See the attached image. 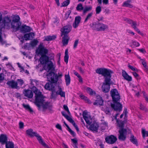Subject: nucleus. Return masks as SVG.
Instances as JSON below:
<instances>
[{"label": "nucleus", "instance_id": "38", "mask_svg": "<svg viewBox=\"0 0 148 148\" xmlns=\"http://www.w3.org/2000/svg\"><path fill=\"white\" fill-rule=\"evenodd\" d=\"M69 56L68 55V50L66 49L65 52V56H64V62L67 63L68 62Z\"/></svg>", "mask_w": 148, "mask_h": 148}, {"label": "nucleus", "instance_id": "27", "mask_svg": "<svg viewBox=\"0 0 148 148\" xmlns=\"http://www.w3.org/2000/svg\"><path fill=\"white\" fill-rule=\"evenodd\" d=\"M27 134L31 137H33L35 136L37 132H33V130L32 129H29L26 131Z\"/></svg>", "mask_w": 148, "mask_h": 148}, {"label": "nucleus", "instance_id": "7", "mask_svg": "<svg viewBox=\"0 0 148 148\" xmlns=\"http://www.w3.org/2000/svg\"><path fill=\"white\" fill-rule=\"evenodd\" d=\"M45 88L47 90L51 91V99H56L58 95V91H56L55 86L51 83H47L45 86Z\"/></svg>", "mask_w": 148, "mask_h": 148}, {"label": "nucleus", "instance_id": "29", "mask_svg": "<svg viewBox=\"0 0 148 148\" xmlns=\"http://www.w3.org/2000/svg\"><path fill=\"white\" fill-rule=\"evenodd\" d=\"M131 1V0H127L123 3L122 6L126 7L132 8L133 7L132 5L130 3Z\"/></svg>", "mask_w": 148, "mask_h": 148}, {"label": "nucleus", "instance_id": "3", "mask_svg": "<svg viewBox=\"0 0 148 148\" xmlns=\"http://www.w3.org/2000/svg\"><path fill=\"white\" fill-rule=\"evenodd\" d=\"M2 20V16L1 15H0V42L3 44V40L1 36L2 30L3 29L6 28L7 29H10L12 21L10 19V17L8 16L4 17L2 22L1 23V21Z\"/></svg>", "mask_w": 148, "mask_h": 148}, {"label": "nucleus", "instance_id": "63", "mask_svg": "<svg viewBox=\"0 0 148 148\" xmlns=\"http://www.w3.org/2000/svg\"><path fill=\"white\" fill-rule=\"evenodd\" d=\"M49 110V112L51 113H52L53 112V111L52 109V106L50 105L47 108Z\"/></svg>", "mask_w": 148, "mask_h": 148}, {"label": "nucleus", "instance_id": "28", "mask_svg": "<svg viewBox=\"0 0 148 148\" xmlns=\"http://www.w3.org/2000/svg\"><path fill=\"white\" fill-rule=\"evenodd\" d=\"M130 140L133 144L135 145L136 146H138V144L137 140L134 135H131L130 137Z\"/></svg>", "mask_w": 148, "mask_h": 148}, {"label": "nucleus", "instance_id": "6", "mask_svg": "<svg viewBox=\"0 0 148 148\" xmlns=\"http://www.w3.org/2000/svg\"><path fill=\"white\" fill-rule=\"evenodd\" d=\"M90 26L92 29L97 31H104L108 28V25L99 22L90 24Z\"/></svg>", "mask_w": 148, "mask_h": 148}, {"label": "nucleus", "instance_id": "26", "mask_svg": "<svg viewBox=\"0 0 148 148\" xmlns=\"http://www.w3.org/2000/svg\"><path fill=\"white\" fill-rule=\"evenodd\" d=\"M62 38V42L63 45H66L68 44L69 40L68 35H63Z\"/></svg>", "mask_w": 148, "mask_h": 148}, {"label": "nucleus", "instance_id": "21", "mask_svg": "<svg viewBox=\"0 0 148 148\" xmlns=\"http://www.w3.org/2000/svg\"><path fill=\"white\" fill-rule=\"evenodd\" d=\"M90 129L93 132H97L99 129V126L98 124L96 123H93L90 125Z\"/></svg>", "mask_w": 148, "mask_h": 148}, {"label": "nucleus", "instance_id": "54", "mask_svg": "<svg viewBox=\"0 0 148 148\" xmlns=\"http://www.w3.org/2000/svg\"><path fill=\"white\" fill-rule=\"evenodd\" d=\"M132 42L133 45L134 46L137 47L140 46V44L138 42L136 41H132Z\"/></svg>", "mask_w": 148, "mask_h": 148}, {"label": "nucleus", "instance_id": "53", "mask_svg": "<svg viewBox=\"0 0 148 148\" xmlns=\"http://www.w3.org/2000/svg\"><path fill=\"white\" fill-rule=\"evenodd\" d=\"M79 42V40L77 39L76 40L74 43V45H73V48L75 49L76 48L78 44V43Z\"/></svg>", "mask_w": 148, "mask_h": 148}, {"label": "nucleus", "instance_id": "30", "mask_svg": "<svg viewBox=\"0 0 148 148\" xmlns=\"http://www.w3.org/2000/svg\"><path fill=\"white\" fill-rule=\"evenodd\" d=\"M22 106L25 110L29 111L30 113H32L33 112V109L29 104H25L24 103L22 104Z\"/></svg>", "mask_w": 148, "mask_h": 148}, {"label": "nucleus", "instance_id": "25", "mask_svg": "<svg viewBox=\"0 0 148 148\" xmlns=\"http://www.w3.org/2000/svg\"><path fill=\"white\" fill-rule=\"evenodd\" d=\"M34 33L33 32H31L28 34H26L24 35V38L25 40H31L34 38Z\"/></svg>", "mask_w": 148, "mask_h": 148}, {"label": "nucleus", "instance_id": "60", "mask_svg": "<svg viewBox=\"0 0 148 148\" xmlns=\"http://www.w3.org/2000/svg\"><path fill=\"white\" fill-rule=\"evenodd\" d=\"M56 127L57 129L62 131L61 126L60 124L58 123L57 124L56 126Z\"/></svg>", "mask_w": 148, "mask_h": 148}, {"label": "nucleus", "instance_id": "42", "mask_svg": "<svg viewBox=\"0 0 148 148\" xmlns=\"http://www.w3.org/2000/svg\"><path fill=\"white\" fill-rule=\"evenodd\" d=\"M127 23L129 24H131V26L132 27L134 25H137V24L136 21H133L132 20L130 19L127 21Z\"/></svg>", "mask_w": 148, "mask_h": 148}, {"label": "nucleus", "instance_id": "64", "mask_svg": "<svg viewBox=\"0 0 148 148\" xmlns=\"http://www.w3.org/2000/svg\"><path fill=\"white\" fill-rule=\"evenodd\" d=\"M80 97L81 98V99L84 100L86 101V99H87V97L84 96V95H80Z\"/></svg>", "mask_w": 148, "mask_h": 148}, {"label": "nucleus", "instance_id": "61", "mask_svg": "<svg viewBox=\"0 0 148 148\" xmlns=\"http://www.w3.org/2000/svg\"><path fill=\"white\" fill-rule=\"evenodd\" d=\"M141 60L142 61V63L144 67H146L147 65L145 61V60L143 59H141Z\"/></svg>", "mask_w": 148, "mask_h": 148}, {"label": "nucleus", "instance_id": "48", "mask_svg": "<svg viewBox=\"0 0 148 148\" xmlns=\"http://www.w3.org/2000/svg\"><path fill=\"white\" fill-rule=\"evenodd\" d=\"M140 108L141 110H144L145 112H147L148 111V109L145 107L142 104H140Z\"/></svg>", "mask_w": 148, "mask_h": 148}, {"label": "nucleus", "instance_id": "36", "mask_svg": "<svg viewBox=\"0 0 148 148\" xmlns=\"http://www.w3.org/2000/svg\"><path fill=\"white\" fill-rule=\"evenodd\" d=\"M87 93H89L90 95H96V93L95 91L89 87H87L86 89Z\"/></svg>", "mask_w": 148, "mask_h": 148}, {"label": "nucleus", "instance_id": "49", "mask_svg": "<svg viewBox=\"0 0 148 148\" xmlns=\"http://www.w3.org/2000/svg\"><path fill=\"white\" fill-rule=\"evenodd\" d=\"M128 67L133 71H135L137 72L138 71V70L137 68L134 67L133 66L131 65H129L128 66Z\"/></svg>", "mask_w": 148, "mask_h": 148}, {"label": "nucleus", "instance_id": "35", "mask_svg": "<svg viewBox=\"0 0 148 148\" xmlns=\"http://www.w3.org/2000/svg\"><path fill=\"white\" fill-rule=\"evenodd\" d=\"M5 144V148H14V144L12 141H8Z\"/></svg>", "mask_w": 148, "mask_h": 148}, {"label": "nucleus", "instance_id": "18", "mask_svg": "<svg viewBox=\"0 0 148 148\" xmlns=\"http://www.w3.org/2000/svg\"><path fill=\"white\" fill-rule=\"evenodd\" d=\"M96 100L93 103V105L95 106L99 105L103 106V101L102 97L100 96H97L96 97Z\"/></svg>", "mask_w": 148, "mask_h": 148}, {"label": "nucleus", "instance_id": "43", "mask_svg": "<svg viewBox=\"0 0 148 148\" xmlns=\"http://www.w3.org/2000/svg\"><path fill=\"white\" fill-rule=\"evenodd\" d=\"M69 0H66L63 2L62 3L61 6V7H65L68 5L70 3Z\"/></svg>", "mask_w": 148, "mask_h": 148}, {"label": "nucleus", "instance_id": "20", "mask_svg": "<svg viewBox=\"0 0 148 148\" xmlns=\"http://www.w3.org/2000/svg\"><path fill=\"white\" fill-rule=\"evenodd\" d=\"M35 136L36 137L37 140L40 143L43 147L46 148H48V146L45 143L43 140L42 139V137L38 134L37 133Z\"/></svg>", "mask_w": 148, "mask_h": 148}, {"label": "nucleus", "instance_id": "57", "mask_svg": "<svg viewBox=\"0 0 148 148\" xmlns=\"http://www.w3.org/2000/svg\"><path fill=\"white\" fill-rule=\"evenodd\" d=\"M63 108L66 111L68 114H70V112H69V108L68 107V106L67 105H63Z\"/></svg>", "mask_w": 148, "mask_h": 148}, {"label": "nucleus", "instance_id": "13", "mask_svg": "<svg viewBox=\"0 0 148 148\" xmlns=\"http://www.w3.org/2000/svg\"><path fill=\"white\" fill-rule=\"evenodd\" d=\"M119 135L118 137L119 140L121 141H125L126 138L127 130L126 129L119 130Z\"/></svg>", "mask_w": 148, "mask_h": 148}, {"label": "nucleus", "instance_id": "58", "mask_svg": "<svg viewBox=\"0 0 148 148\" xmlns=\"http://www.w3.org/2000/svg\"><path fill=\"white\" fill-rule=\"evenodd\" d=\"M65 118L70 122L71 123L73 120L72 118L67 115L65 116Z\"/></svg>", "mask_w": 148, "mask_h": 148}, {"label": "nucleus", "instance_id": "32", "mask_svg": "<svg viewBox=\"0 0 148 148\" xmlns=\"http://www.w3.org/2000/svg\"><path fill=\"white\" fill-rule=\"evenodd\" d=\"M63 123L65 125V126H66V127L67 128L68 130L70 133L71 134L73 137H75L76 136V134L75 132L71 130V129L70 128V127H69L68 125L66 123L65 121H63Z\"/></svg>", "mask_w": 148, "mask_h": 148}, {"label": "nucleus", "instance_id": "52", "mask_svg": "<svg viewBox=\"0 0 148 148\" xmlns=\"http://www.w3.org/2000/svg\"><path fill=\"white\" fill-rule=\"evenodd\" d=\"M104 112L106 114H110V110L109 108L108 107H106L104 110Z\"/></svg>", "mask_w": 148, "mask_h": 148}, {"label": "nucleus", "instance_id": "17", "mask_svg": "<svg viewBox=\"0 0 148 148\" xmlns=\"http://www.w3.org/2000/svg\"><path fill=\"white\" fill-rule=\"evenodd\" d=\"M20 29L21 32L23 33L30 32L32 30V28L25 25H23L21 27H20Z\"/></svg>", "mask_w": 148, "mask_h": 148}, {"label": "nucleus", "instance_id": "19", "mask_svg": "<svg viewBox=\"0 0 148 148\" xmlns=\"http://www.w3.org/2000/svg\"><path fill=\"white\" fill-rule=\"evenodd\" d=\"M81 19V17L79 16H77L75 17L74 21L73 24V26L74 28H76L78 26Z\"/></svg>", "mask_w": 148, "mask_h": 148}, {"label": "nucleus", "instance_id": "11", "mask_svg": "<svg viewBox=\"0 0 148 148\" xmlns=\"http://www.w3.org/2000/svg\"><path fill=\"white\" fill-rule=\"evenodd\" d=\"M72 26L70 25H67L64 26L61 29V36H62L63 35H68V34L71 31Z\"/></svg>", "mask_w": 148, "mask_h": 148}, {"label": "nucleus", "instance_id": "59", "mask_svg": "<svg viewBox=\"0 0 148 148\" xmlns=\"http://www.w3.org/2000/svg\"><path fill=\"white\" fill-rule=\"evenodd\" d=\"M71 140L75 145H77V140L76 138L71 139Z\"/></svg>", "mask_w": 148, "mask_h": 148}, {"label": "nucleus", "instance_id": "2", "mask_svg": "<svg viewBox=\"0 0 148 148\" xmlns=\"http://www.w3.org/2000/svg\"><path fill=\"white\" fill-rule=\"evenodd\" d=\"M32 90L35 95L34 103L38 107V110H40L42 107V111H45V110L47 109L50 105V103L47 102L44 103L45 100L43 95L42 94V92L39 91L36 87L33 86L32 88Z\"/></svg>", "mask_w": 148, "mask_h": 148}, {"label": "nucleus", "instance_id": "12", "mask_svg": "<svg viewBox=\"0 0 148 148\" xmlns=\"http://www.w3.org/2000/svg\"><path fill=\"white\" fill-rule=\"evenodd\" d=\"M111 106L115 111L120 112L122 110V105L119 101L113 103H111Z\"/></svg>", "mask_w": 148, "mask_h": 148}, {"label": "nucleus", "instance_id": "4", "mask_svg": "<svg viewBox=\"0 0 148 148\" xmlns=\"http://www.w3.org/2000/svg\"><path fill=\"white\" fill-rule=\"evenodd\" d=\"M40 63L42 65H45L46 64L47 65V68L48 71H53L54 68L53 67V62L49 60V57L46 55H42L39 59Z\"/></svg>", "mask_w": 148, "mask_h": 148}, {"label": "nucleus", "instance_id": "34", "mask_svg": "<svg viewBox=\"0 0 148 148\" xmlns=\"http://www.w3.org/2000/svg\"><path fill=\"white\" fill-rule=\"evenodd\" d=\"M117 123L119 127L120 128V130L124 129L123 128L125 123V120L123 121L121 120L119 121Z\"/></svg>", "mask_w": 148, "mask_h": 148}, {"label": "nucleus", "instance_id": "23", "mask_svg": "<svg viewBox=\"0 0 148 148\" xmlns=\"http://www.w3.org/2000/svg\"><path fill=\"white\" fill-rule=\"evenodd\" d=\"M122 75L125 79L128 81H132V77L131 76H129L125 71L124 70H122Z\"/></svg>", "mask_w": 148, "mask_h": 148}, {"label": "nucleus", "instance_id": "31", "mask_svg": "<svg viewBox=\"0 0 148 148\" xmlns=\"http://www.w3.org/2000/svg\"><path fill=\"white\" fill-rule=\"evenodd\" d=\"M65 80L66 85L68 86L69 85L71 82V78L69 73L67 75H65Z\"/></svg>", "mask_w": 148, "mask_h": 148}, {"label": "nucleus", "instance_id": "15", "mask_svg": "<svg viewBox=\"0 0 148 148\" xmlns=\"http://www.w3.org/2000/svg\"><path fill=\"white\" fill-rule=\"evenodd\" d=\"M82 116L87 124L88 125L91 124V122L89 120V119L92 120L91 117L90 115L88 114V112L86 110H85L83 112Z\"/></svg>", "mask_w": 148, "mask_h": 148}, {"label": "nucleus", "instance_id": "8", "mask_svg": "<svg viewBox=\"0 0 148 148\" xmlns=\"http://www.w3.org/2000/svg\"><path fill=\"white\" fill-rule=\"evenodd\" d=\"M47 76L48 81L53 84L56 83L58 80V77H62V74H60L58 75L55 74L54 72L51 71L47 74Z\"/></svg>", "mask_w": 148, "mask_h": 148}, {"label": "nucleus", "instance_id": "1", "mask_svg": "<svg viewBox=\"0 0 148 148\" xmlns=\"http://www.w3.org/2000/svg\"><path fill=\"white\" fill-rule=\"evenodd\" d=\"M97 74L101 75L104 78V82L101 87L103 91L105 93L108 92L111 85V74L113 73L111 70L105 68H100L95 70Z\"/></svg>", "mask_w": 148, "mask_h": 148}, {"label": "nucleus", "instance_id": "41", "mask_svg": "<svg viewBox=\"0 0 148 148\" xmlns=\"http://www.w3.org/2000/svg\"><path fill=\"white\" fill-rule=\"evenodd\" d=\"M142 133L143 138H144L145 136H148V131H146L145 129H142Z\"/></svg>", "mask_w": 148, "mask_h": 148}, {"label": "nucleus", "instance_id": "50", "mask_svg": "<svg viewBox=\"0 0 148 148\" xmlns=\"http://www.w3.org/2000/svg\"><path fill=\"white\" fill-rule=\"evenodd\" d=\"M96 10L97 14H99L101 11V6H97L96 8Z\"/></svg>", "mask_w": 148, "mask_h": 148}, {"label": "nucleus", "instance_id": "33", "mask_svg": "<svg viewBox=\"0 0 148 148\" xmlns=\"http://www.w3.org/2000/svg\"><path fill=\"white\" fill-rule=\"evenodd\" d=\"M56 38V35L48 36L45 37V40L47 41H49L54 40Z\"/></svg>", "mask_w": 148, "mask_h": 148}, {"label": "nucleus", "instance_id": "51", "mask_svg": "<svg viewBox=\"0 0 148 148\" xmlns=\"http://www.w3.org/2000/svg\"><path fill=\"white\" fill-rule=\"evenodd\" d=\"M4 79V75L3 73H0V83L2 82Z\"/></svg>", "mask_w": 148, "mask_h": 148}, {"label": "nucleus", "instance_id": "24", "mask_svg": "<svg viewBox=\"0 0 148 148\" xmlns=\"http://www.w3.org/2000/svg\"><path fill=\"white\" fill-rule=\"evenodd\" d=\"M24 95L29 98H32L33 95L32 91L29 90H25V92H23Z\"/></svg>", "mask_w": 148, "mask_h": 148}, {"label": "nucleus", "instance_id": "44", "mask_svg": "<svg viewBox=\"0 0 148 148\" xmlns=\"http://www.w3.org/2000/svg\"><path fill=\"white\" fill-rule=\"evenodd\" d=\"M92 14L93 13L92 12L89 13L86 16V17L85 19L84 22L85 23L87 22L88 20L91 17Z\"/></svg>", "mask_w": 148, "mask_h": 148}, {"label": "nucleus", "instance_id": "39", "mask_svg": "<svg viewBox=\"0 0 148 148\" xmlns=\"http://www.w3.org/2000/svg\"><path fill=\"white\" fill-rule=\"evenodd\" d=\"M84 8L82 6V3H79L78 4L76 8V10L79 11H81L84 10Z\"/></svg>", "mask_w": 148, "mask_h": 148}, {"label": "nucleus", "instance_id": "56", "mask_svg": "<svg viewBox=\"0 0 148 148\" xmlns=\"http://www.w3.org/2000/svg\"><path fill=\"white\" fill-rule=\"evenodd\" d=\"M18 83L20 85V86H21L24 83V82L23 80L21 79H17Z\"/></svg>", "mask_w": 148, "mask_h": 148}, {"label": "nucleus", "instance_id": "62", "mask_svg": "<svg viewBox=\"0 0 148 148\" xmlns=\"http://www.w3.org/2000/svg\"><path fill=\"white\" fill-rule=\"evenodd\" d=\"M19 127L20 129H22L24 127V123L22 122H20L19 123Z\"/></svg>", "mask_w": 148, "mask_h": 148}, {"label": "nucleus", "instance_id": "14", "mask_svg": "<svg viewBox=\"0 0 148 148\" xmlns=\"http://www.w3.org/2000/svg\"><path fill=\"white\" fill-rule=\"evenodd\" d=\"M116 137L113 135L107 136L105 139L106 142L109 144L114 143L117 140Z\"/></svg>", "mask_w": 148, "mask_h": 148}, {"label": "nucleus", "instance_id": "9", "mask_svg": "<svg viewBox=\"0 0 148 148\" xmlns=\"http://www.w3.org/2000/svg\"><path fill=\"white\" fill-rule=\"evenodd\" d=\"M110 94L113 103L118 102L120 101L121 99L120 94L116 89L114 88L111 90Z\"/></svg>", "mask_w": 148, "mask_h": 148}, {"label": "nucleus", "instance_id": "10", "mask_svg": "<svg viewBox=\"0 0 148 148\" xmlns=\"http://www.w3.org/2000/svg\"><path fill=\"white\" fill-rule=\"evenodd\" d=\"M48 50L43 46L42 43H40L39 45L38 49L36 50V53L38 54L42 55L47 54Z\"/></svg>", "mask_w": 148, "mask_h": 148}, {"label": "nucleus", "instance_id": "5", "mask_svg": "<svg viewBox=\"0 0 148 148\" xmlns=\"http://www.w3.org/2000/svg\"><path fill=\"white\" fill-rule=\"evenodd\" d=\"M20 20V18L18 15H15L13 17L11 22V25L13 31L16 32L19 30L21 25Z\"/></svg>", "mask_w": 148, "mask_h": 148}, {"label": "nucleus", "instance_id": "45", "mask_svg": "<svg viewBox=\"0 0 148 148\" xmlns=\"http://www.w3.org/2000/svg\"><path fill=\"white\" fill-rule=\"evenodd\" d=\"M38 42V41L37 40H34L31 41L30 44L32 47H34L37 45Z\"/></svg>", "mask_w": 148, "mask_h": 148}, {"label": "nucleus", "instance_id": "22", "mask_svg": "<svg viewBox=\"0 0 148 148\" xmlns=\"http://www.w3.org/2000/svg\"><path fill=\"white\" fill-rule=\"evenodd\" d=\"M8 137L5 134H1L0 135V143L2 145L7 143Z\"/></svg>", "mask_w": 148, "mask_h": 148}, {"label": "nucleus", "instance_id": "47", "mask_svg": "<svg viewBox=\"0 0 148 148\" xmlns=\"http://www.w3.org/2000/svg\"><path fill=\"white\" fill-rule=\"evenodd\" d=\"M71 123H72L74 127L77 131V132L79 131V129L78 128L77 125L75 123L74 121L73 120Z\"/></svg>", "mask_w": 148, "mask_h": 148}, {"label": "nucleus", "instance_id": "46", "mask_svg": "<svg viewBox=\"0 0 148 148\" xmlns=\"http://www.w3.org/2000/svg\"><path fill=\"white\" fill-rule=\"evenodd\" d=\"M71 12V10H69L65 14L64 17V19L65 20H66L68 18Z\"/></svg>", "mask_w": 148, "mask_h": 148}, {"label": "nucleus", "instance_id": "55", "mask_svg": "<svg viewBox=\"0 0 148 148\" xmlns=\"http://www.w3.org/2000/svg\"><path fill=\"white\" fill-rule=\"evenodd\" d=\"M137 25H134L133 28L139 34H141V33L140 32V30H139L138 29L137 27L136 26Z\"/></svg>", "mask_w": 148, "mask_h": 148}, {"label": "nucleus", "instance_id": "37", "mask_svg": "<svg viewBox=\"0 0 148 148\" xmlns=\"http://www.w3.org/2000/svg\"><path fill=\"white\" fill-rule=\"evenodd\" d=\"M92 7L90 6L88 7L86 6L84 8L83 14H85L87 12L91 10L92 9Z\"/></svg>", "mask_w": 148, "mask_h": 148}, {"label": "nucleus", "instance_id": "16", "mask_svg": "<svg viewBox=\"0 0 148 148\" xmlns=\"http://www.w3.org/2000/svg\"><path fill=\"white\" fill-rule=\"evenodd\" d=\"M6 84L9 86V87L12 89H17L18 88V86L17 82L13 80L8 81Z\"/></svg>", "mask_w": 148, "mask_h": 148}, {"label": "nucleus", "instance_id": "40", "mask_svg": "<svg viewBox=\"0 0 148 148\" xmlns=\"http://www.w3.org/2000/svg\"><path fill=\"white\" fill-rule=\"evenodd\" d=\"M58 95H60L61 97H65V92L62 91L61 88H59V91H58Z\"/></svg>", "mask_w": 148, "mask_h": 148}]
</instances>
